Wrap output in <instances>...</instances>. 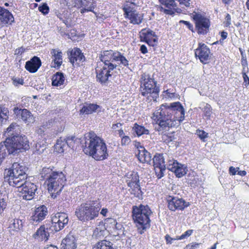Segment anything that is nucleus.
Segmentation results:
<instances>
[{
    "label": "nucleus",
    "mask_w": 249,
    "mask_h": 249,
    "mask_svg": "<svg viewBox=\"0 0 249 249\" xmlns=\"http://www.w3.org/2000/svg\"><path fill=\"white\" fill-rule=\"evenodd\" d=\"M185 110L179 102L171 103L169 106L162 105L156 110L152 117L154 122L157 124L155 129L159 132L168 130L177 123L184 119Z\"/></svg>",
    "instance_id": "f257e3e1"
},
{
    "label": "nucleus",
    "mask_w": 249,
    "mask_h": 249,
    "mask_svg": "<svg viewBox=\"0 0 249 249\" xmlns=\"http://www.w3.org/2000/svg\"><path fill=\"white\" fill-rule=\"evenodd\" d=\"M101 60L104 65L102 68L97 67L95 70L98 81L102 84H106L111 77V71L115 69L117 65L113 63L114 61H119L120 64L128 68V60L120 52L110 50L104 53L101 57Z\"/></svg>",
    "instance_id": "f03ea898"
},
{
    "label": "nucleus",
    "mask_w": 249,
    "mask_h": 249,
    "mask_svg": "<svg viewBox=\"0 0 249 249\" xmlns=\"http://www.w3.org/2000/svg\"><path fill=\"white\" fill-rule=\"evenodd\" d=\"M82 142L83 150L86 154L91 156L97 160H105L108 157L106 143L94 132L86 133Z\"/></svg>",
    "instance_id": "7ed1b4c3"
},
{
    "label": "nucleus",
    "mask_w": 249,
    "mask_h": 249,
    "mask_svg": "<svg viewBox=\"0 0 249 249\" xmlns=\"http://www.w3.org/2000/svg\"><path fill=\"white\" fill-rule=\"evenodd\" d=\"M41 178L45 180L48 190L55 197L62 191L66 182V178L62 172L53 171L50 168H43L40 173Z\"/></svg>",
    "instance_id": "20e7f679"
},
{
    "label": "nucleus",
    "mask_w": 249,
    "mask_h": 249,
    "mask_svg": "<svg viewBox=\"0 0 249 249\" xmlns=\"http://www.w3.org/2000/svg\"><path fill=\"white\" fill-rule=\"evenodd\" d=\"M152 212L148 205L133 206L132 216L138 232L142 234L150 227L149 216Z\"/></svg>",
    "instance_id": "39448f33"
},
{
    "label": "nucleus",
    "mask_w": 249,
    "mask_h": 249,
    "mask_svg": "<svg viewBox=\"0 0 249 249\" xmlns=\"http://www.w3.org/2000/svg\"><path fill=\"white\" fill-rule=\"evenodd\" d=\"M28 168L23 163L14 162L11 168L4 171L5 180L11 186L21 185L27 177L26 172Z\"/></svg>",
    "instance_id": "423d86ee"
},
{
    "label": "nucleus",
    "mask_w": 249,
    "mask_h": 249,
    "mask_svg": "<svg viewBox=\"0 0 249 249\" xmlns=\"http://www.w3.org/2000/svg\"><path fill=\"white\" fill-rule=\"evenodd\" d=\"M101 207L99 203L94 201L82 203L76 208L75 215L80 221L91 220L98 216Z\"/></svg>",
    "instance_id": "0eeeda50"
},
{
    "label": "nucleus",
    "mask_w": 249,
    "mask_h": 249,
    "mask_svg": "<svg viewBox=\"0 0 249 249\" xmlns=\"http://www.w3.org/2000/svg\"><path fill=\"white\" fill-rule=\"evenodd\" d=\"M141 94L145 97L148 102L156 101L159 96V89L156 86V81L149 74L143 73L141 75Z\"/></svg>",
    "instance_id": "6e6552de"
},
{
    "label": "nucleus",
    "mask_w": 249,
    "mask_h": 249,
    "mask_svg": "<svg viewBox=\"0 0 249 249\" xmlns=\"http://www.w3.org/2000/svg\"><path fill=\"white\" fill-rule=\"evenodd\" d=\"M5 142L10 154H15L21 152L22 150H27L30 148L29 141L25 136L18 135L7 138Z\"/></svg>",
    "instance_id": "1a4fd4ad"
},
{
    "label": "nucleus",
    "mask_w": 249,
    "mask_h": 249,
    "mask_svg": "<svg viewBox=\"0 0 249 249\" xmlns=\"http://www.w3.org/2000/svg\"><path fill=\"white\" fill-rule=\"evenodd\" d=\"M192 17L195 21L197 33L200 35L206 34L210 26V20L204 15L198 12H194Z\"/></svg>",
    "instance_id": "9d476101"
},
{
    "label": "nucleus",
    "mask_w": 249,
    "mask_h": 249,
    "mask_svg": "<svg viewBox=\"0 0 249 249\" xmlns=\"http://www.w3.org/2000/svg\"><path fill=\"white\" fill-rule=\"evenodd\" d=\"M69 218L67 213H56L52 215V225L50 230L52 231H59L64 229L68 224Z\"/></svg>",
    "instance_id": "9b49d317"
},
{
    "label": "nucleus",
    "mask_w": 249,
    "mask_h": 249,
    "mask_svg": "<svg viewBox=\"0 0 249 249\" xmlns=\"http://www.w3.org/2000/svg\"><path fill=\"white\" fill-rule=\"evenodd\" d=\"M21 184V185L15 186L18 188L19 197L27 200L32 199L37 190L36 186L34 183L26 180Z\"/></svg>",
    "instance_id": "f8f14e48"
},
{
    "label": "nucleus",
    "mask_w": 249,
    "mask_h": 249,
    "mask_svg": "<svg viewBox=\"0 0 249 249\" xmlns=\"http://www.w3.org/2000/svg\"><path fill=\"white\" fill-rule=\"evenodd\" d=\"M153 162L158 178H161L164 176V172L166 168L163 155L160 154L155 155L153 158Z\"/></svg>",
    "instance_id": "ddd939ff"
},
{
    "label": "nucleus",
    "mask_w": 249,
    "mask_h": 249,
    "mask_svg": "<svg viewBox=\"0 0 249 249\" xmlns=\"http://www.w3.org/2000/svg\"><path fill=\"white\" fill-rule=\"evenodd\" d=\"M167 202L169 209L172 211H175L177 210H182L189 205L188 202H186L182 198L171 196L168 197Z\"/></svg>",
    "instance_id": "4468645a"
},
{
    "label": "nucleus",
    "mask_w": 249,
    "mask_h": 249,
    "mask_svg": "<svg viewBox=\"0 0 249 249\" xmlns=\"http://www.w3.org/2000/svg\"><path fill=\"white\" fill-rule=\"evenodd\" d=\"M167 169L175 173L178 178H181L184 176L187 171L185 165L179 163L177 160H169L167 165Z\"/></svg>",
    "instance_id": "2eb2a0df"
},
{
    "label": "nucleus",
    "mask_w": 249,
    "mask_h": 249,
    "mask_svg": "<svg viewBox=\"0 0 249 249\" xmlns=\"http://www.w3.org/2000/svg\"><path fill=\"white\" fill-rule=\"evenodd\" d=\"M126 182L129 187L133 188L137 193L138 196L142 195L140 185L139 184V177L137 172H132L127 175Z\"/></svg>",
    "instance_id": "dca6fc26"
},
{
    "label": "nucleus",
    "mask_w": 249,
    "mask_h": 249,
    "mask_svg": "<svg viewBox=\"0 0 249 249\" xmlns=\"http://www.w3.org/2000/svg\"><path fill=\"white\" fill-rule=\"evenodd\" d=\"M210 49L204 44H199V47L195 51L196 57H198L200 61L206 64L209 59Z\"/></svg>",
    "instance_id": "f3484780"
},
{
    "label": "nucleus",
    "mask_w": 249,
    "mask_h": 249,
    "mask_svg": "<svg viewBox=\"0 0 249 249\" xmlns=\"http://www.w3.org/2000/svg\"><path fill=\"white\" fill-rule=\"evenodd\" d=\"M68 55L70 62L73 65L74 63L79 64L85 61V57L81 50L77 48H75L71 51L68 52Z\"/></svg>",
    "instance_id": "a211bd4d"
},
{
    "label": "nucleus",
    "mask_w": 249,
    "mask_h": 249,
    "mask_svg": "<svg viewBox=\"0 0 249 249\" xmlns=\"http://www.w3.org/2000/svg\"><path fill=\"white\" fill-rule=\"evenodd\" d=\"M47 213V209L44 205L36 208L34 214L30 219V222L33 224L40 222L45 218Z\"/></svg>",
    "instance_id": "6ab92c4d"
},
{
    "label": "nucleus",
    "mask_w": 249,
    "mask_h": 249,
    "mask_svg": "<svg viewBox=\"0 0 249 249\" xmlns=\"http://www.w3.org/2000/svg\"><path fill=\"white\" fill-rule=\"evenodd\" d=\"M14 22L12 14L7 9L0 6V26L3 27Z\"/></svg>",
    "instance_id": "aec40b11"
},
{
    "label": "nucleus",
    "mask_w": 249,
    "mask_h": 249,
    "mask_svg": "<svg viewBox=\"0 0 249 249\" xmlns=\"http://www.w3.org/2000/svg\"><path fill=\"white\" fill-rule=\"evenodd\" d=\"M14 113L18 118H20L26 123H33L35 121L34 117L32 113L26 109H19L15 107L14 109Z\"/></svg>",
    "instance_id": "412c9836"
},
{
    "label": "nucleus",
    "mask_w": 249,
    "mask_h": 249,
    "mask_svg": "<svg viewBox=\"0 0 249 249\" xmlns=\"http://www.w3.org/2000/svg\"><path fill=\"white\" fill-rule=\"evenodd\" d=\"M141 37H143V40L150 46H154L157 39L155 36V33L150 29H143L141 32Z\"/></svg>",
    "instance_id": "4be33fe9"
},
{
    "label": "nucleus",
    "mask_w": 249,
    "mask_h": 249,
    "mask_svg": "<svg viewBox=\"0 0 249 249\" xmlns=\"http://www.w3.org/2000/svg\"><path fill=\"white\" fill-rule=\"evenodd\" d=\"M41 65V61L40 58L35 56L26 62L25 68L30 72L35 73L37 71Z\"/></svg>",
    "instance_id": "5701e85b"
},
{
    "label": "nucleus",
    "mask_w": 249,
    "mask_h": 249,
    "mask_svg": "<svg viewBox=\"0 0 249 249\" xmlns=\"http://www.w3.org/2000/svg\"><path fill=\"white\" fill-rule=\"evenodd\" d=\"M124 11L126 17L129 18L131 23L134 24H139L142 22L143 18L141 14L135 10H130L129 8H124Z\"/></svg>",
    "instance_id": "b1692460"
},
{
    "label": "nucleus",
    "mask_w": 249,
    "mask_h": 249,
    "mask_svg": "<svg viewBox=\"0 0 249 249\" xmlns=\"http://www.w3.org/2000/svg\"><path fill=\"white\" fill-rule=\"evenodd\" d=\"M50 231L51 230H50V227L48 228L47 225H43L37 230L33 236L35 238L47 241L50 236Z\"/></svg>",
    "instance_id": "393cba45"
},
{
    "label": "nucleus",
    "mask_w": 249,
    "mask_h": 249,
    "mask_svg": "<svg viewBox=\"0 0 249 249\" xmlns=\"http://www.w3.org/2000/svg\"><path fill=\"white\" fill-rule=\"evenodd\" d=\"M63 249H76V244L75 237L71 234H68L62 241Z\"/></svg>",
    "instance_id": "a878e982"
},
{
    "label": "nucleus",
    "mask_w": 249,
    "mask_h": 249,
    "mask_svg": "<svg viewBox=\"0 0 249 249\" xmlns=\"http://www.w3.org/2000/svg\"><path fill=\"white\" fill-rule=\"evenodd\" d=\"M21 132L20 127L16 123H12L5 131V135L7 138L17 137L19 135Z\"/></svg>",
    "instance_id": "bb28decb"
},
{
    "label": "nucleus",
    "mask_w": 249,
    "mask_h": 249,
    "mask_svg": "<svg viewBox=\"0 0 249 249\" xmlns=\"http://www.w3.org/2000/svg\"><path fill=\"white\" fill-rule=\"evenodd\" d=\"M137 154L139 161L142 163H149L151 161V154L142 146H140Z\"/></svg>",
    "instance_id": "cd10ccee"
},
{
    "label": "nucleus",
    "mask_w": 249,
    "mask_h": 249,
    "mask_svg": "<svg viewBox=\"0 0 249 249\" xmlns=\"http://www.w3.org/2000/svg\"><path fill=\"white\" fill-rule=\"evenodd\" d=\"M101 110V107L96 104H86L80 109V113L85 114H91L93 112H99Z\"/></svg>",
    "instance_id": "c85d7f7f"
},
{
    "label": "nucleus",
    "mask_w": 249,
    "mask_h": 249,
    "mask_svg": "<svg viewBox=\"0 0 249 249\" xmlns=\"http://www.w3.org/2000/svg\"><path fill=\"white\" fill-rule=\"evenodd\" d=\"M50 53L53 58V61L55 65L54 67L59 68L62 63V53L61 51L56 49H52Z\"/></svg>",
    "instance_id": "c756f323"
},
{
    "label": "nucleus",
    "mask_w": 249,
    "mask_h": 249,
    "mask_svg": "<svg viewBox=\"0 0 249 249\" xmlns=\"http://www.w3.org/2000/svg\"><path fill=\"white\" fill-rule=\"evenodd\" d=\"M23 227V222L21 220L15 218L9 220L8 228L9 231H18Z\"/></svg>",
    "instance_id": "7c9ffc66"
},
{
    "label": "nucleus",
    "mask_w": 249,
    "mask_h": 249,
    "mask_svg": "<svg viewBox=\"0 0 249 249\" xmlns=\"http://www.w3.org/2000/svg\"><path fill=\"white\" fill-rule=\"evenodd\" d=\"M92 249H116L113 247V244L109 241L103 240L98 242L93 247Z\"/></svg>",
    "instance_id": "2f4dec72"
},
{
    "label": "nucleus",
    "mask_w": 249,
    "mask_h": 249,
    "mask_svg": "<svg viewBox=\"0 0 249 249\" xmlns=\"http://www.w3.org/2000/svg\"><path fill=\"white\" fill-rule=\"evenodd\" d=\"M52 80L53 86H59L63 84L65 81V77L62 73L57 72L53 75Z\"/></svg>",
    "instance_id": "473e14b6"
},
{
    "label": "nucleus",
    "mask_w": 249,
    "mask_h": 249,
    "mask_svg": "<svg viewBox=\"0 0 249 249\" xmlns=\"http://www.w3.org/2000/svg\"><path fill=\"white\" fill-rule=\"evenodd\" d=\"M107 233L105 226L102 224L94 230L93 235L96 237H101L104 236Z\"/></svg>",
    "instance_id": "72a5a7b5"
},
{
    "label": "nucleus",
    "mask_w": 249,
    "mask_h": 249,
    "mask_svg": "<svg viewBox=\"0 0 249 249\" xmlns=\"http://www.w3.org/2000/svg\"><path fill=\"white\" fill-rule=\"evenodd\" d=\"M133 131L136 133L138 136H140L143 134H148L149 130L145 129L143 126L135 124L132 128Z\"/></svg>",
    "instance_id": "f704fd0d"
},
{
    "label": "nucleus",
    "mask_w": 249,
    "mask_h": 249,
    "mask_svg": "<svg viewBox=\"0 0 249 249\" xmlns=\"http://www.w3.org/2000/svg\"><path fill=\"white\" fill-rule=\"evenodd\" d=\"M9 116V110L7 108L0 106V125L6 122Z\"/></svg>",
    "instance_id": "c9c22d12"
},
{
    "label": "nucleus",
    "mask_w": 249,
    "mask_h": 249,
    "mask_svg": "<svg viewBox=\"0 0 249 249\" xmlns=\"http://www.w3.org/2000/svg\"><path fill=\"white\" fill-rule=\"evenodd\" d=\"M67 146L64 139L60 138L57 140L56 144L54 145L55 150L59 153L64 152L65 147Z\"/></svg>",
    "instance_id": "e433bc0d"
},
{
    "label": "nucleus",
    "mask_w": 249,
    "mask_h": 249,
    "mask_svg": "<svg viewBox=\"0 0 249 249\" xmlns=\"http://www.w3.org/2000/svg\"><path fill=\"white\" fill-rule=\"evenodd\" d=\"M8 152V146L5 142L0 143V164L2 162L7 155Z\"/></svg>",
    "instance_id": "4c0bfd02"
},
{
    "label": "nucleus",
    "mask_w": 249,
    "mask_h": 249,
    "mask_svg": "<svg viewBox=\"0 0 249 249\" xmlns=\"http://www.w3.org/2000/svg\"><path fill=\"white\" fill-rule=\"evenodd\" d=\"M67 146L69 147H73L75 141L76 140L75 136H69L64 139Z\"/></svg>",
    "instance_id": "58836bf2"
},
{
    "label": "nucleus",
    "mask_w": 249,
    "mask_h": 249,
    "mask_svg": "<svg viewBox=\"0 0 249 249\" xmlns=\"http://www.w3.org/2000/svg\"><path fill=\"white\" fill-rule=\"evenodd\" d=\"M45 149V146L44 145H41L40 143H37L35 144L34 148V152L38 154L42 153Z\"/></svg>",
    "instance_id": "ea45409f"
},
{
    "label": "nucleus",
    "mask_w": 249,
    "mask_h": 249,
    "mask_svg": "<svg viewBox=\"0 0 249 249\" xmlns=\"http://www.w3.org/2000/svg\"><path fill=\"white\" fill-rule=\"evenodd\" d=\"M193 230H187L184 233H183L181 235L176 236L175 239L182 240L183 239L187 238V237H188L190 235H191L193 233Z\"/></svg>",
    "instance_id": "a19ab883"
},
{
    "label": "nucleus",
    "mask_w": 249,
    "mask_h": 249,
    "mask_svg": "<svg viewBox=\"0 0 249 249\" xmlns=\"http://www.w3.org/2000/svg\"><path fill=\"white\" fill-rule=\"evenodd\" d=\"M38 10L43 15H46L49 13V7L47 3H44L38 7Z\"/></svg>",
    "instance_id": "79ce46f5"
},
{
    "label": "nucleus",
    "mask_w": 249,
    "mask_h": 249,
    "mask_svg": "<svg viewBox=\"0 0 249 249\" xmlns=\"http://www.w3.org/2000/svg\"><path fill=\"white\" fill-rule=\"evenodd\" d=\"M242 73L244 80L243 84L245 87L247 88L249 85V77L246 74V71L245 70V68L243 69Z\"/></svg>",
    "instance_id": "37998d69"
},
{
    "label": "nucleus",
    "mask_w": 249,
    "mask_h": 249,
    "mask_svg": "<svg viewBox=\"0 0 249 249\" xmlns=\"http://www.w3.org/2000/svg\"><path fill=\"white\" fill-rule=\"evenodd\" d=\"M205 115L209 117L212 114V108L210 105L206 104L202 109Z\"/></svg>",
    "instance_id": "c03bdc74"
},
{
    "label": "nucleus",
    "mask_w": 249,
    "mask_h": 249,
    "mask_svg": "<svg viewBox=\"0 0 249 249\" xmlns=\"http://www.w3.org/2000/svg\"><path fill=\"white\" fill-rule=\"evenodd\" d=\"M196 133L199 138L203 141H204V139L208 137V133L203 130H197L196 131Z\"/></svg>",
    "instance_id": "a18cd8bd"
},
{
    "label": "nucleus",
    "mask_w": 249,
    "mask_h": 249,
    "mask_svg": "<svg viewBox=\"0 0 249 249\" xmlns=\"http://www.w3.org/2000/svg\"><path fill=\"white\" fill-rule=\"evenodd\" d=\"M7 202L4 198L0 199V214L4 211V210L6 208Z\"/></svg>",
    "instance_id": "49530a36"
},
{
    "label": "nucleus",
    "mask_w": 249,
    "mask_h": 249,
    "mask_svg": "<svg viewBox=\"0 0 249 249\" xmlns=\"http://www.w3.org/2000/svg\"><path fill=\"white\" fill-rule=\"evenodd\" d=\"M131 142L130 138L127 136H123L121 140L122 145H128Z\"/></svg>",
    "instance_id": "de8ad7c7"
},
{
    "label": "nucleus",
    "mask_w": 249,
    "mask_h": 249,
    "mask_svg": "<svg viewBox=\"0 0 249 249\" xmlns=\"http://www.w3.org/2000/svg\"><path fill=\"white\" fill-rule=\"evenodd\" d=\"M200 243H192L186 246L184 249H197Z\"/></svg>",
    "instance_id": "09e8293b"
},
{
    "label": "nucleus",
    "mask_w": 249,
    "mask_h": 249,
    "mask_svg": "<svg viewBox=\"0 0 249 249\" xmlns=\"http://www.w3.org/2000/svg\"><path fill=\"white\" fill-rule=\"evenodd\" d=\"M225 24L226 27H229L231 24V18L229 14H227L225 17Z\"/></svg>",
    "instance_id": "8fccbe9b"
},
{
    "label": "nucleus",
    "mask_w": 249,
    "mask_h": 249,
    "mask_svg": "<svg viewBox=\"0 0 249 249\" xmlns=\"http://www.w3.org/2000/svg\"><path fill=\"white\" fill-rule=\"evenodd\" d=\"M165 239L166 240L167 244H172L173 242V241L175 240H178V239H175L176 238H172L170 235L168 234L166 235L165 236Z\"/></svg>",
    "instance_id": "3c124183"
},
{
    "label": "nucleus",
    "mask_w": 249,
    "mask_h": 249,
    "mask_svg": "<svg viewBox=\"0 0 249 249\" xmlns=\"http://www.w3.org/2000/svg\"><path fill=\"white\" fill-rule=\"evenodd\" d=\"M239 169V167L235 168L232 166H231L229 168V172L232 175H235L236 174H237L238 170Z\"/></svg>",
    "instance_id": "603ef678"
},
{
    "label": "nucleus",
    "mask_w": 249,
    "mask_h": 249,
    "mask_svg": "<svg viewBox=\"0 0 249 249\" xmlns=\"http://www.w3.org/2000/svg\"><path fill=\"white\" fill-rule=\"evenodd\" d=\"M116 222H117L116 220L112 218H107L105 220L106 224H110L114 225L115 224H116Z\"/></svg>",
    "instance_id": "864d4df0"
},
{
    "label": "nucleus",
    "mask_w": 249,
    "mask_h": 249,
    "mask_svg": "<svg viewBox=\"0 0 249 249\" xmlns=\"http://www.w3.org/2000/svg\"><path fill=\"white\" fill-rule=\"evenodd\" d=\"M180 22L183 23L185 25H186L188 28L191 30L192 32H193V26L192 24H191L189 22L184 20H180Z\"/></svg>",
    "instance_id": "5fc2aeb1"
},
{
    "label": "nucleus",
    "mask_w": 249,
    "mask_h": 249,
    "mask_svg": "<svg viewBox=\"0 0 249 249\" xmlns=\"http://www.w3.org/2000/svg\"><path fill=\"white\" fill-rule=\"evenodd\" d=\"M140 51H141L142 53L143 54H145L147 53V48L144 45H142L141 46Z\"/></svg>",
    "instance_id": "6e6d98bb"
},
{
    "label": "nucleus",
    "mask_w": 249,
    "mask_h": 249,
    "mask_svg": "<svg viewBox=\"0 0 249 249\" xmlns=\"http://www.w3.org/2000/svg\"><path fill=\"white\" fill-rule=\"evenodd\" d=\"M227 36L228 33L226 32L222 31L221 33V36L223 40L225 39L227 37Z\"/></svg>",
    "instance_id": "4d7b16f0"
},
{
    "label": "nucleus",
    "mask_w": 249,
    "mask_h": 249,
    "mask_svg": "<svg viewBox=\"0 0 249 249\" xmlns=\"http://www.w3.org/2000/svg\"><path fill=\"white\" fill-rule=\"evenodd\" d=\"M24 52V49L22 47L19 48L18 49H16L15 51V53L17 54H18L19 53H22Z\"/></svg>",
    "instance_id": "13d9d810"
},
{
    "label": "nucleus",
    "mask_w": 249,
    "mask_h": 249,
    "mask_svg": "<svg viewBox=\"0 0 249 249\" xmlns=\"http://www.w3.org/2000/svg\"><path fill=\"white\" fill-rule=\"evenodd\" d=\"M107 212H108V210L107 208H103L101 210L100 213L102 215H103L104 216H106Z\"/></svg>",
    "instance_id": "bf43d9fd"
},
{
    "label": "nucleus",
    "mask_w": 249,
    "mask_h": 249,
    "mask_svg": "<svg viewBox=\"0 0 249 249\" xmlns=\"http://www.w3.org/2000/svg\"><path fill=\"white\" fill-rule=\"evenodd\" d=\"M246 174H247L246 172L244 170L239 171V170H238V172L237 173V174H238L241 176H245L246 175Z\"/></svg>",
    "instance_id": "052dcab7"
},
{
    "label": "nucleus",
    "mask_w": 249,
    "mask_h": 249,
    "mask_svg": "<svg viewBox=\"0 0 249 249\" xmlns=\"http://www.w3.org/2000/svg\"><path fill=\"white\" fill-rule=\"evenodd\" d=\"M114 226H115V228L118 230H121L123 228V226L122 224H118L117 222L116 224L114 225Z\"/></svg>",
    "instance_id": "680f3d73"
},
{
    "label": "nucleus",
    "mask_w": 249,
    "mask_h": 249,
    "mask_svg": "<svg viewBox=\"0 0 249 249\" xmlns=\"http://www.w3.org/2000/svg\"><path fill=\"white\" fill-rule=\"evenodd\" d=\"M121 126V124L120 123H117L116 124H113L112 128L115 129L117 128H119Z\"/></svg>",
    "instance_id": "e2e57ef3"
},
{
    "label": "nucleus",
    "mask_w": 249,
    "mask_h": 249,
    "mask_svg": "<svg viewBox=\"0 0 249 249\" xmlns=\"http://www.w3.org/2000/svg\"><path fill=\"white\" fill-rule=\"evenodd\" d=\"M118 134L120 137H123V136H124V131L121 129L118 130Z\"/></svg>",
    "instance_id": "0e129e2a"
},
{
    "label": "nucleus",
    "mask_w": 249,
    "mask_h": 249,
    "mask_svg": "<svg viewBox=\"0 0 249 249\" xmlns=\"http://www.w3.org/2000/svg\"><path fill=\"white\" fill-rule=\"evenodd\" d=\"M44 249H58L56 247L51 245L45 248Z\"/></svg>",
    "instance_id": "69168bd1"
},
{
    "label": "nucleus",
    "mask_w": 249,
    "mask_h": 249,
    "mask_svg": "<svg viewBox=\"0 0 249 249\" xmlns=\"http://www.w3.org/2000/svg\"><path fill=\"white\" fill-rule=\"evenodd\" d=\"M242 65L243 66V68H245V70H246V67H247V62L245 60L244 62L242 61ZM248 69V68H247Z\"/></svg>",
    "instance_id": "338daca9"
},
{
    "label": "nucleus",
    "mask_w": 249,
    "mask_h": 249,
    "mask_svg": "<svg viewBox=\"0 0 249 249\" xmlns=\"http://www.w3.org/2000/svg\"><path fill=\"white\" fill-rule=\"evenodd\" d=\"M14 81L17 82L18 84H23V80L19 78L18 80H15Z\"/></svg>",
    "instance_id": "774afa93"
}]
</instances>
